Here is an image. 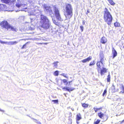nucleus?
<instances>
[{"label": "nucleus", "mask_w": 124, "mask_h": 124, "mask_svg": "<svg viewBox=\"0 0 124 124\" xmlns=\"http://www.w3.org/2000/svg\"><path fill=\"white\" fill-rule=\"evenodd\" d=\"M34 27H31V26H30L29 28V30H34Z\"/></svg>", "instance_id": "nucleus-37"}, {"label": "nucleus", "mask_w": 124, "mask_h": 124, "mask_svg": "<svg viewBox=\"0 0 124 124\" xmlns=\"http://www.w3.org/2000/svg\"><path fill=\"white\" fill-rule=\"evenodd\" d=\"M92 59V57L91 56H90L88 57L87 58L84 59L82 60V61L83 63H85L87 62H88L89 61L91 60Z\"/></svg>", "instance_id": "nucleus-11"}, {"label": "nucleus", "mask_w": 124, "mask_h": 124, "mask_svg": "<svg viewBox=\"0 0 124 124\" xmlns=\"http://www.w3.org/2000/svg\"><path fill=\"white\" fill-rule=\"evenodd\" d=\"M82 106L84 107H87L88 106V105L85 103H84L82 104Z\"/></svg>", "instance_id": "nucleus-34"}, {"label": "nucleus", "mask_w": 124, "mask_h": 124, "mask_svg": "<svg viewBox=\"0 0 124 124\" xmlns=\"http://www.w3.org/2000/svg\"><path fill=\"white\" fill-rule=\"evenodd\" d=\"M111 88L112 89V92H118V89L116 90L115 87L114 85H113L111 87Z\"/></svg>", "instance_id": "nucleus-22"}, {"label": "nucleus", "mask_w": 124, "mask_h": 124, "mask_svg": "<svg viewBox=\"0 0 124 124\" xmlns=\"http://www.w3.org/2000/svg\"><path fill=\"white\" fill-rule=\"evenodd\" d=\"M71 109L73 111L74 110V108H71Z\"/></svg>", "instance_id": "nucleus-46"}, {"label": "nucleus", "mask_w": 124, "mask_h": 124, "mask_svg": "<svg viewBox=\"0 0 124 124\" xmlns=\"http://www.w3.org/2000/svg\"><path fill=\"white\" fill-rule=\"evenodd\" d=\"M97 67H98V69L99 70L100 69L101 70V69H102V68L104 67L103 62L100 61L98 62L97 63Z\"/></svg>", "instance_id": "nucleus-9"}, {"label": "nucleus", "mask_w": 124, "mask_h": 124, "mask_svg": "<svg viewBox=\"0 0 124 124\" xmlns=\"http://www.w3.org/2000/svg\"><path fill=\"white\" fill-rule=\"evenodd\" d=\"M24 9L23 8V10H21L22 11H25V10H24Z\"/></svg>", "instance_id": "nucleus-45"}, {"label": "nucleus", "mask_w": 124, "mask_h": 124, "mask_svg": "<svg viewBox=\"0 0 124 124\" xmlns=\"http://www.w3.org/2000/svg\"><path fill=\"white\" fill-rule=\"evenodd\" d=\"M109 3L112 5H113L115 4L113 0H108Z\"/></svg>", "instance_id": "nucleus-25"}, {"label": "nucleus", "mask_w": 124, "mask_h": 124, "mask_svg": "<svg viewBox=\"0 0 124 124\" xmlns=\"http://www.w3.org/2000/svg\"><path fill=\"white\" fill-rule=\"evenodd\" d=\"M6 6L5 5L2 4H0V11H3L4 9L6 8Z\"/></svg>", "instance_id": "nucleus-18"}, {"label": "nucleus", "mask_w": 124, "mask_h": 124, "mask_svg": "<svg viewBox=\"0 0 124 124\" xmlns=\"http://www.w3.org/2000/svg\"><path fill=\"white\" fill-rule=\"evenodd\" d=\"M22 39H21L18 41H10L9 42H4L3 41L0 40V42L1 44H5L7 45H13L15 44H16L18 42H19L20 40H22Z\"/></svg>", "instance_id": "nucleus-7"}, {"label": "nucleus", "mask_w": 124, "mask_h": 124, "mask_svg": "<svg viewBox=\"0 0 124 124\" xmlns=\"http://www.w3.org/2000/svg\"><path fill=\"white\" fill-rule=\"evenodd\" d=\"M107 39L104 37H102L101 39V42L102 44H104L107 42Z\"/></svg>", "instance_id": "nucleus-17"}, {"label": "nucleus", "mask_w": 124, "mask_h": 124, "mask_svg": "<svg viewBox=\"0 0 124 124\" xmlns=\"http://www.w3.org/2000/svg\"><path fill=\"white\" fill-rule=\"evenodd\" d=\"M120 88L122 90V91H121L119 93H124V86L122 84H120Z\"/></svg>", "instance_id": "nucleus-20"}, {"label": "nucleus", "mask_w": 124, "mask_h": 124, "mask_svg": "<svg viewBox=\"0 0 124 124\" xmlns=\"http://www.w3.org/2000/svg\"><path fill=\"white\" fill-rule=\"evenodd\" d=\"M72 10V6L69 4L66 3L64 14L66 19L70 18L73 15Z\"/></svg>", "instance_id": "nucleus-3"}, {"label": "nucleus", "mask_w": 124, "mask_h": 124, "mask_svg": "<svg viewBox=\"0 0 124 124\" xmlns=\"http://www.w3.org/2000/svg\"><path fill=\"white\" fill-rule=\"evenodd\" d=\"M80 28L81 31L82 32L83 31L84 29L83 26H81L80 27Z\"/></svg>", "instance_id": "nucleus-39"}, {"label": "nucleus", "mask_w": 124, "mask_h": 124, "mask_svg": "<svg viewBox=\"0 0 124 124\" xmlns=\"http://www.w3.org/2000/svg\"><path fill=\"white\" fill-rule=\"evenodd\" d=\"M43 6L44 9V11L48 13L50 15L52 14V11L49 6H48L46 4H44Z\"/></svg>", "instance_id": "nucleus-6"}, {"label": "nucleus", "mask_w": 124, "mask_h": 124, "mask_svg": "<svg viewBox=\"0 0 124 124\" xmlns=\"http://www.w3.org/2000/svg\"><path fill=\"white\" fill-rule=\"evenodd\" d=\"M98 115L101 118L103 119V121H105L108 119V117L106 116H104V114L101 112L98 113Z\"/></svg>", "instance_id": "nucleus-8"}, {"label": "nucleus", "mask_w": 124, "mask_h": 124, "mask_svg": "<svg viewBox=\"0 0 124 124\" xmlns=\"http://www.w3.org/2000/svg\"><path fill=\"white\" fill-rule=\"evenodd\" d=\"M124 122V120H123V121H122V122H121V123H123V122Z\"/></svg>", "instance_id": "nucleus-47"}, {"label": "nucleus", "mask_w": 124, "mask_h": 124, "mask_svg": "<svg viewBox=\"0 0 124 124\" xmlns=\"http://www.w3.org/2000/svg\"><path fill=\"white\" fill-rule=\"evenodd\" d=\"M81 118V115L80 113L78 114L76 116V120L77 123V124H79L78 121L80 120Z\"/></svg>", "instance_id": "nucleus-10"}, {"label": "nucleus", "mask_w": 124, "mask_h": 124, "mask_svg": "<svg viewBox=\"0 0 124 124\" xmlns=\"http://www.w3.org/2000/svg\"><path fill=\"white\" fill-rule=\"evenodd\" d=\"M31 118L32 119H33V120H35L36 121H37V120H36V119H34V118Z\"/></svg>", "instance_id": "nucleus-44"}, {"label": "nucleus", "mask_w": 124, "mask_h": 124, "mask_svg": "<svg viewBox=\"0 0 124 124\" xmlns=\"http://www.w3.org/2000/svg\"><path fill=\"white\" fill-rule=\"evenodd\" d=\"M104 19L105 22L109 25L111 24L112 20V17L108 9L105 8L104 10Z\"/></svg>", "instance_id": "nucleus-2"}, {"label": "nucleus", "mask_w": 124, "mask_h": 124, "mask_svg": "<svg viewBox=\"0 0 124 124\" xmlns=\"http://www.w3.org/2000/svg\"><path fill=\"white\" fill-rule=\"evenodd\" d=\"M53 22L56 25H58V23L56 22V21L55 20H53Z\"/></svg>", "instance_id": "nucleus-32"}, {"label": "nucleus", "mask_w": 124, "mask_h": 124, "mask_svg": "<svg viewBox=\"0 0 124 124\" xmlns=\"http://www.w3.org/2000/svg\"><path fill=\"white\" fill-rule=\"evenodd\" d=\"M92 59V57L91 56H90L88 57L87 58L84 59L82 60V61L83 63H85L87 62H88L89 61L91 60Z\"/></svg>", "instance_id": "nucleus-12"}, {"label": "nucleus", "mask_w": 124, "mask_h": 124, "mask_svg": "<svg viewBox=\"0 0 124 124\" xmlns=\"http://www.w3.org/2000/svg\"><path fill=\"white\" fill-rule=\"evenodd\" d=\"M68 108H70V107H68Z\"/></svg>", "instance_id": "nucleus-52"}, {"label": "nucleus", "mask_w": 124, "mask_h": 124, "mask_svg": "<svg viewBox=\"0 0 124 124\" xmlns=\"http://www.w3.org/2000/svg\"><path fill=\"white\" fill-rule=\"evenodd\" d=\"M107 90L106 89H105L104 90V92L103 94V96H104V95H106L107 94Z\"/></svg>", "instance_id": "nucleus-33"}, {"label": "nucleus", "mask_w": 124, "mask_h": 124, "mask_svg": "<svg viewBox=\"0 0 124 124\" xmlns=\"http://www.w3.org/2000/svg\"><path fill=\"white\" fill-rule=\"evenodd\" d=\"M0 26L2 28H5L8 30H11L13 31H16V29L9 24L6 21H4L0 23Z\"/></svg>", "instance_id": "nucleus-4"}, {"label": "nucleus", "mask_w": 124, "mask_h": 124, "mask_svg": "<svg viewBox=\"0 0 124 124\" xmlns=\"http://www.w3.org/2000/svg\"><path fill=\"white\" fill-rule=\"evenodd\" d=\"M53 10L56 18L60 21H63V19L61 18L60 15L59 11L58 8L54 6L53 7Z\"/></svg>", "instance_id": "nucleus-5"}, {"label": "nucleus", "mask_w": 124, "mask_h": 124, "mask_svg": "<svg viewBox=\"0 0 124 124\" xmlns=\"http://www.w3.org/2000/svg\"><path fill=\"white\" fill-rule=\"evenodd\" d=\"M52 101L54 103H57L58 102V100H53Z\"/></svg>", "instance_id": "nucleus-36"}, {"label": "nucleus", "mask_w": 124, "mask_h": 124, "mask_svg": "<svg viewBox=\"0 0 124 124\" xmlns=\"http://www.w3.org/2000/svg\"><path fill=\"white\" fill-rule=\"evenodd\" d=\"M62 81L63 83H64V85H67L68 82H67V80L64 79L62 80Z\"/></svg>", "instance_id": "nucleus-24"}, {"label": "nucleus", "mask_w": 124, "mask_h": 124, "mask_svg": "<svg viewBox=\"0 0 124 124\" xmlns=\"http://www.w3.org/2000/svg\"><path fill=\"white\" fill-rule=\"evenodd\" d=\"M1 1L3 3H8L11 0H1Z\"/></svg>", "instance_id": "nucleus-23"}, {"label": "nucleus", "mask_w": 124, "mask_h": 124, "mask_svg": "<svg viewBox=\"0 0 124 124\" xmlns=\"http://www.w3.org/2000/svg\"><path fill=\"white\" fill-rule=\"evenodd\" d=\"M59 72L58 71H56L54 72V75L56 76H58L59 74Z\"/></svg>", "instance_id": "nucleus-35"}, {"label": "nucleus", "mask_w": 124, "mask_h": 124, "mask_svg": "<svg viewBox=\"0 0 124 124\" xmlns=\"http://www.w3.org/2000/svg\"><path fill=\"white\" fill-rule=\"evenodd\" d=\"M40 44H42V43H40Z\"/></svg>", "instance_id": "nucleus-51"}, {"label": "nucleus", "mask_w": 124, "mask_h": 124, "mask_svg": "<svg viewBox=\"0 0 124 124\" xmlns=\"http://www.w3.org/2000/svg\"><path fill=\"white\" fill-rule=\"evenodd\" d=\"M101 75H104L105 73L107 72L106 69L104 67L102 68V69H101Z\"/></svg>", "instance_id": "nucleus-15"}, {"label": "nucleus", "mask_w": 124, "mask_h": 124, "mask_svg": "<svg viewBox=\"0 0 124 124\" xmlns=\"http://www.w3.org/2000/svg\"><path fill=\"white\" fill-rule=\"evenodd\" d=\"M58 62H54L53 63V64H54V66L55 68H56L57 67V63Z\"/></svg>", "instance_id": "nucleus-26"}, {"label": "nucleus", "mask_w": 124, "mask_h": 124, "mask_svg": "<svg viewBox=\"0 0 124 124\" xmlns=\"http://www.w3.org/2000/svg\"><path fill=\"white\" fill-rule=\"evenodd\" d=\"M95 63V62L94 61H93L91 62L89 65L90 66H91V65H94Z\"/></svg>", "instance_id": "nucleus-28"}, {"label": "nucleus", "mask_w": 124, "mask_h": 124, "mask_svg": "<svg viewBox=\"0 0 124 124\" xmlns=\"http://www.w3.org/2000/svg\"><path fill=\"white\" fill-rule=\"evenodd\" d=\"M31 21V23L32 25H33V26L35 25L36 23V20L34 18H30Z\"/></svg>", "instance_id": "nucleus-14"}, {"label": "nucleus", "mask_w": 124, "mask_h": 124, "mask_svg": "<svg viewBox=\"0 0 124 124\" xmlns=\"http://www.w3.org/2000/svg\"><path fill=\"white\" fill-rule=\"evenodd\" d=\"M35 122L37 124H41L40 122H37L36 121H35Z\"/></svg>", "instance_id": "nucleus-41"}, {"label": "nucleus", "mask_w": 124, "mask_h": 124, "mask_svg": "<svg viewBox=\"0 0 124 124\" xmlns=\"http://www.w3.org/2000/svg\"><path fill=\"white\" fill-rule=\"evenodd\" d=\"M61 75L62 76H63L64 77L66 78H68V77L67 76V74L63 73V74H61Z\"/></svg>", "instance_id": "nucleus-30"}, {"label": "nucleus", "mask_w": 124, "mask_h": 124, "mask_svg": "<svg viewBox=\"0 0 124 124\" xmlns=\"http://www.w3.org/2000/svg\"><path fill=\"white\" fill-rule=\"evenodd\" d=\"M0 111H3V110H1L0 109Z\"/></svg>", "instance_id": "nucleus-49"}, {"label": "nucleus", "mask_w": 124, "mask_h": 124, "mask_svg": "<svg viewBox=\"0 0 124 124\" xmlns=\"http://www.w3.org/2000/svg\"><path fill=\"white\" fill-rule=\"evenodd\" d=\"M27 43H26L24 45H23V47L21 48L22 49H23L24 48H25V47H26V44Z\"/></svg>", "instance_id": "nucleus-40"}, {"label": "nucleus", "mask_w": 124, "mask_h": 124, "mask_svg": "<svg viewBox=\"0 0 124 124\" xmlns=\"http://www.w3.org/2000/svg\"><path fill=\"white\" fill-rule=\"evenodd\" d=\"M110 74H109V75L107 76V82H110Z\"/></svg>", "instance_id": "nucleus-27"}, {"label": "nucleus", "mask_w": 124, "mask_h": 124, "mask_svg": "<svg viewBox=\"0 0 124 124\" xmlns=\"http://www.w3.org/2000/svg\"><path fill=\"white\" fill-rule=\"evenodd\" d=\"M16 7L18 8L21 7V8H23V7H24V6L26 5L25 4H22L18 2L16 3Z\"/></svg>", "instance_id": "nucleus-13"}, {"label": "nucleus", "mask_w": 124, "mask_h": 124, "mask_svg": "<svg viewBox=\"0 0 124 124\" xmlns=\"http://www.w3.org/2000/svg\"><path fill=\"white\" fill-rule=\"evenodd\" d=\"M39 22L41 27L46 30L49 29L51 25L48 18L43 15H40Z\"/></svg>", "instance_id": "nucleus-1"}, {"label": "nucleus", "mask_w": 124, "mask_h": 124, "mask_svg": "<svg viewBox=\"0 0 124 124\" xmlns=\"http://www.w3.org/2000/svg\"><path fill=\"white\" fill-rule=\"evenodd\" d=\"M100 62H103L104 60V55L102 54H100Z\"/></svg>", "instance_id": "nucleus-21"}, {"label": "nucleus", "mask_w": 124, "mask_h": 124, "mask_svg": "<svg viewBox=\"0 0 124 124\" xmlns=\"http://www.w3.org/2000/svg\"><path fill=\"white\" fill-rule=\"evenodd\" d=\"M93 109H94V110H95V112H96L98 110H100V109L101 108H93Z\"/></svg>", "instance_id": "nucleus-38"}, {"label": "nucleus", "mask_w": 124, "mask_h": 124, "mask_svg": "<svg viewBox=\"0 0 124 124\" xmlns=\"http://www.w3.org/2000/svg\"><path fill=\"white\" fill-rule=\"evenodd\" d=\"M44 44H46V43H45Z\"/></svg>", "instance_id": "nucleus-50"}, {"label": "nucleus", "mask_w": 124, "mask_h": 124, "mask_svg": "<svg viewBox=\"0 0 124 124\" xmlns=\"http://www.w3.org/2000/svg\"><path fill=\"white\" fill-rule=\"evenodd\" d=\"M85 21H83L82 22V23L83 25H84L85 24Z\"/></svg>", "instance_id": "nucleus-42"}, {"label": "nucleus", "mask_w": 124, "mask_h": 124, "mask_svg": "<svg viewBox=\"0 0 124 124\" xmlns=\"http://www.w3.org/2000/svg\"><path fill=\"white\" fill-rule=\"evenodd\" d=\"M89 12L90 11H89V10L88 9L87 10V12L86 13V14H87L88 13H89Z\"/></svg>", "instance_id": "nucleus-43"}, {"label": "nucleus", "mask_w": 124, "mask_h": 124, "mask_svg": "<svg viewBox=\"0 0 124 124\" xmlns=\"http://www.w3.org/2000/svg\"><path fill=\"white\" fill-rule=\"evenodd\" d=\"M114 25L115 27H119L120 25V24L117 22H116L114 23Z\"/></svg>", "instance_id": "nucleus-29"}, {"label": "nucleus", "mask_w": 124, "mask_h": 124, "mask_svg": "<svg viewBox=\"0 0 124 124\" xmlns=\"http://www.w3.org/2000/svg\"><path fill=\"white\" fill-rule=\"evenodd\" d=\"M71 82H72V81H69V83L70 85V83Z\"/></svg>", "instance_id": "nucleus-48"}, {"label": "nucleus", "mask_w": 124, "mask_h": 124, "mask_svg": "<svg viewBox=\"0 0 124 124\" xmlns=\"http://www.w3.org/2000/svg\"><path fill=\"white\" fill-rule=\"evenodd\" d=\"M62 89L64 91H67L69 92L73 90L74 89L73 88H71L70 89L69 88V87H64L62 88Z\"/></svg>", "instance_id": "nucleus-16"}, {"label": "nucleus", "mask_w": 124, "mask_h": 124, "mask_svg": "<svg viewBox=\"0 0 124 124\" xmlns=\"http://www.w3.org/2000/svg\"><path fill=\"white\" fill-rule=\"evenodd\" d=\"M100 120L97 119L96 121L94 122V124H98L100 122Z\"/></svg>", "instance_id": "nucleus-31"}, {"label": "nucleus", "mask_w": 124, "mask_h": 124, "mask_svg": "<svg viewBox=\"0 0 124 124\" xmlns=\"http://www.w3.org/2000/svg\"><path fill=\"white\" fill-rule=\"evenodd\" d=\"M112 53L113 54V58H114L117 55V53L116 50L113 48L112 50Z\"/></svg>", "instance_id": "nucleus-19"}]
</instances>
